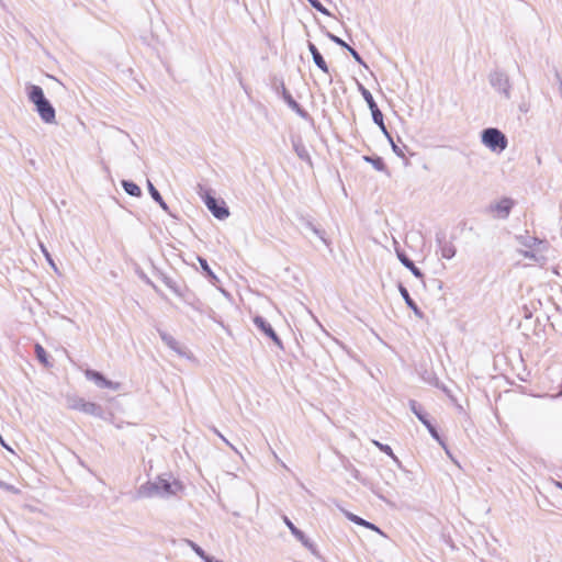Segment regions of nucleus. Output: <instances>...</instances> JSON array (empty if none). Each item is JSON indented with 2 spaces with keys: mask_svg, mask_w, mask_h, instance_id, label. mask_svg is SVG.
I'll return each instance as SVG.
<instances>
[{
  "mask_svg": "<svg viewBox=\"0 0 562 562\" xmlns=\"http://www.w3.org/2000/svg\"><path fill=\"white\" fill-rule=\"evenodd\" d=\"M183 490V484L179 480L170 481V476H158L155 481H148L142 484L137 490V496L140 498H150L154 496L170 497L177 495Z\"/></svg>",
  "mask_w": 562,
  "mask_h": 562,
  "instance_id": "1",
  "label": "nucleus"
},
{
  "mask_svg": "<svg viewBox=\"0 0 562 562\" xmlns=\"http://www.w3.org/2000/svg\"><path fill=\"white\" fill-rule=\"evenodd\" d=\"M25 92L29 101L34 105V111L45 124L56 123V110L53 103L45 97L41 86L26 83Z\"/></svg>",
  "mask_w": 562,
  "mask_h": 562,
  "instance_id": "2",
  "label": "nucleus"
},
{
  "mask_svg": "<svg viewBox=\"0 0 562 562\" xmlns=\"http://www.w3.org/2000/svg\"><path fill=\"white\" fill-rule=\"evenodd\" d=\"M196 193L215 218L223 221L229 216V207L226 202L222 198H216L211 188L199 183Z\"/></svg>",
  "mask_w": 562,
  "mask_h": 562,
  "instance_id": "3",
  "label": "nucleus"
},
{
  "mask_svg": "<svg viewBox=\"0 0 562 562\" xmlns=\"http://www.w3.org/2000/svg\"><path fill=\"white\" fill-rule=\"evenodd\" d=\"M481 142L491 151L501 154L508 145L506 135L496 127H486L481 132Z\"/></svg>",
  "mask_w": 562,
  "mask_h": 562,
  "instance_id": "4",
  "label": "nucleus"
},
{
  "mask_svg": "<svg viewBox=\"0 0 562 562\" xmlns=\"http://www.w3.org/2000/svg\"><path fill=\"white\" fill-rule=\"evenodd\" d=\"M273 89L279 94L285 104L294 111L303 120L312 121V116L310 113L292 97L290 91L286 89L284 81L280 80L279 82H273Z\"/></svg>",
  "mask_w": 562,
  "mask_h": 562,
  "instance_id": "5",
  "label": "nucleus"
},
{
  "mask_svg": "<svg viewBox=\"0 0 562 562\" xmlns=\"http://www.w3.org/2000/svg\"><path fill=\"white\" fill-rule=\"evenodd\" d=\"M67 404L69 408L82 412L90 416L102 418L104 415V409L100 404L86 401L79 396H69L67 398Z\"/></svg>",
  "mask_w": 562,
  "mask_h": 562,
  "instance_id": "6",
  "label": "nucleus"
},
{
  "mask_svg": "<svg viewBox=\"0 0 562 562\" xmlns=\"http://www.w3.org/2000/svg\"><path fill=\"white\" fill-rule=\"evenodd\" d=\"M490 85L506 99L510 98V82L506 72L502 70H494L488 75Z\"/></svg>",
  "mask_w": 562,
  "mask_h": 562,
  "instance_id": "7",
  "label": "nucleus"
},
{
  "mask_svg": "<svg viewBox=\"0 0 562 562\" xmlns=\"http://www.w3.org/2000/svg\"><path fill=\"white\" fill-rule=\"evenodd\" d=\"M254 325L260 330L265 336L270 338L273 344L281 350L284 349L283 342L279 335L276 333L272 325L261 315H256L252 318Z\"/></svg>",
  "mask_w": 562,
  "mask_h": 562,
  "instance_id": "8",
  "label": "nucleus"
},
{
  "mask_svg": "<svg viewBox=\"0 0 562 562\" xmlns=\"http://www.w3.org/2000/svg\"><path fill=\"white\" fill-rule=\"evenodd\" d=\"M408 406H409L412 413L417 417V419L427 428L429 435L432 438H437L438 429H437L436 425L432 424V422L429 418L428 413L424 411L422 405L418 404L415 400H409Z\"/></svg>",
  "mask_w": 562,
  "mask_h": 562,
  "instance_id": "9",
  "label": "nucleus"
},
{
  "mask_svg": "<svg viewBox=\"0 0 562 562\" xmlns=\"http://www.w3.org/2000/svg\"><path fill=\"white\" fill-rule=\"evenodd\" d=\"M342 467L346 471L350 472L351 476L360 482L363 486L368 487L373 494H375L379 498L384 499V497L379 493L375 484L368 477L363 476L360 471L345 457L341 460Z\"/></svg>",
  "mask_w": 562,
  "mask_h": 562,
  "instance_id": "10",
  "label": "nucleus"
},
{
  "mask_svg": "<svg viewBox=\"0 0 562 562\" xmlns=\"http://www.w3.org/2000/svg\"><path fill=\"white\" fill-rule=\"evenodd\" d=\"M85 376L100 389L117 391L121 387V383L109 380L102 372L93 369H87Z\"/></svg>",
  "mask_w": 562,
  "mask_h": 562,
  "instance_id": "11",
  "label": "nucleus"
},
{
  "mask_svg": "<svg viewBox=\"0 0 562 562\" xmlns=\"http://www.w3.org/2000/svg\"><path fill=\"white\" fill-rule=\"evenodd\" d=\"M358 90L361 93L363 100L366 101L372 116V121L374 124H380L384 121V115L382 111L379 109L375 100L373 99L372 93L361 83H358Z\"/></svg>",
  "mask_w": 562,
  "mask_h": 562,
  "instance_id": "12",
  "label": "nucleus"
},
{
  "mask_svg": "<svg viewBox=\"0 0 562 562\" xmlns=\"http://www.w3.org/2000/svg\"><path fill=\"white\" fill-rule=\"evenodd\" d=\"M436 243L442 258L450 260L456 256L457 248L452 240H447L445 232L436 233Z\"/></svg>",
  "mask_w": 562,
  "mask_h": 562,
  "instance_id": "13",
  "label": "nucleus"
},
{
  "mask_svg": "<svg viewBox=\"0 0 562 562\" xmlns=\"http://www.w3.org/2000/svg\"><path fill=\"white\" fill-rule=\"evenodd\" d=\"M300 225L312 232L316 237H318L325 245H329V240L326 237V232L319 225H316L314 221L310 216L301 215L299 217Z\"/></svg>",
  "mask_w": 562,
  "mask_h": 562,
  "instance_id": "14",
  "label": "nucleus"
},
{
  "mask_svg": "<svg viewBox=\"0 0 562 562\" xmlns=\"http://www.w3.org/2000/svg\"><path fill=\"white\" fill-rule=\"evenodd\" d=\"M396 257L400 262L408 269L414 277L419 280H424V272L415 265V262L408 257V255L401 248H395Z\"/></svg>",
  "mask_w": 562,
  "mask_h": 562,
  "instance_id": "15",
  "label": "nucleus"
},
{
  "mask_svg": "<svg viewBox=\"0 0 562 562\" xmlns=\"http://www.w3.org/2000/svg\"><path fill=\"white\" fill-rule=\"evenodd\" d=\"M514 201L510 198H502L498 202L491 204L488 210L496 212L501 218H507L514 207Z\"/></svg>",
  "mask_w": 562,
  "mask_h": 562,
  "instance_id": "16",
  "label": "nucleus"
},
{
  "mask_svg": "<svg viewBox=\"0 0 562 562\" xmlns=\"http://www.w3.org/2000/svg\"><path fill=\"white\" fill-rule=\"evenodd\" d=\"M397 289H398V292H400L401 296L403 297L405 304L407 305V307L413 311L415 316L423 319L425 314L420 310V307L416 304V302L412 299L407 288L403 283L398 282Z\"/></svg>",
  "mask_w": 562,
  "mask_h": 562,
  "instance_id": "17",
  "label": "nucleus"
},
{
  "mask_svg": "<svg viewBox=\"0 0 562 562\" xmlns=\"http://www.w3.org/2000/svg\"><path fill=\"white\" fill-rule=\"evenodd\" d=\"M161 340L168 346L172 351L178 353L181 357L187 355V348L182 346L176 338H173L170 334L165 330L157 329Z\"/></svg>",
  "mask_w": 562,
  "mask_h": 562,
  "instance_id": "18",
  "label": "nucleus"
},
{
  "mask_svg": "<svg viewBox=\"0 0 562 562\" xmlns=\"http://www.w3.org/2000/svg\"><path fill=\"white\" fill-rule=\"evenodd\" d=\"M344 514H345V517L348 520L352 521L353 524H356L358 526H362L367 529L373 530V531L384 536L382 530L375 524L368 521V520L363 519L362 517H360L351 512H348V510H344Z\"/></svg>",
  "mask_w": 562,
  "mask_h": 562,
  "instance_id": "19",
  "label": "nucleus"
},
{
  "mask_svg": "<svg viewBox=\"0 0 562 562\" xmlns=\"http://www.w3.org/2000/svg\"><path fill=\"white\" fill-rule=\"evenodd\" d=\"M307 48L312 55V58H313V61L314 64L325 74H329V68H328V65L325 60V58L323 57V55L321 54V52L318 50V48L316 47V45L312 42H307Z\"/></svg>",
  "mask_w": 562,
  "mask_h": 562,
  "instance_id": "20",
  "label": "nucleus"
},
{
  "mask_svg": "<svg viewBox=\"0 0 562 562\" xmlns=\"http://www.w3.org/2000/svg\"><path fill=\"white\" fill-rule=\"evenodd\" d=\"M291 142H292L293 150L295 151L297 157L303 161L312 164V158H311L308 150L306 149L304 143L302 142L301 137H292Z\"/></svg>",
  "mask_w": 562,
  "mask_h": 562,
  "instance_id": "21",
  "label": "nucleus"
},
{
  "mask_svg": "<svg viewBox=\"0 0 562 562\" xmlns=\"http://www.w3.org/2000/svg\"><path fill=\"white\" fill-rule=\"evenodd\" d=\"M196 259H198V262L200 263L202 273L209 280V282L212 285L218 284L220 283V279L217 278V276L211 269L207 260L204 257H202V256H198Z\"/></svg>",
  "mask_w": 562,
  "mask_h": 562,
  "instance_id": "22",
  "label": "nucleus"
},
{
  "mask_svg": "<svg viewBox=\"0 0 562 562\" xmlns=\"http://www.w3.org/2000/svg\"><path fill=\"white\" fill-rule=\"evenodd\" d=\"M363 160L368 164H371L372 167L376 170V171H381V172H384L386 173L387 176H390V171H389V168L383 159V157L381 156H378V155H371V156H363Z\"/></svg>",
  "mask_w": 562,
  "mask_h": 562,
  "instance_id": "23",
  "label": "nucleus"
},
{
  "mask_svg": "<svg viewBox=\"0 0 562 562\" xmlns=\"http://www.w3.org/2000/svg\"><path fill=\"white\" fill-rule=\"evenodd\" d=\"M147 188L148 192L151 196V199L158 203V205L168 214H170V209L168 204L165 202L164 198L161 196L160 192L157 190V188L148 180L147 181Z\"/></svg>",
  "mask_w": 562,
  "mask_h": 562,
  "instance_id": "24",
  "label": "nucleus"
},
{
  "mask_svg": "<svg viewBox=\"0 0 562 562\" xmlns=\"http://www.w3.org/2000/svg\"><path fill=\"white\" fill-rule=\"evenodd\" d=\"M515 239L524 247L528 249H533L537 245L541 244L542 240L539 237L531 236L526 232L522 235H516Z\"/></svg>",
  "mask_w": 562,
  "mask_h": 562,
  "instance_id": "25",
  "label": "nucleus"
},
{
  "mask_svg": "<svg viewBox=\"0 0 562 562\" xmlns=\"http://www.w3.org/2000/svg\"><path fill=\"white\" fill-rule=\"evenodd\" d=\"M177 296H179L184 303L192 306L193 308H198L196 303H199V300L187 285H183L180 289V294H177Z\"/></svg>",
  "mask_w": 562,
  "mask_h": 562,
  "instance_id": "26",
  "label": "nucleus"
},
{
  "mask_svg": "<svg viewBox=\"0 0 562 562\" xmlns=\"http://www.w3.org/2000/svg\"><path fill=\"white\" fill-rule=\"evenodd\" d=\"M121 184L126 194L134 196V198L142 196V194H143L142 189L134 181L124 179L121 181Z\"/></svg>",
  "mask_w": 562,
  "mask_h": 562,
  "instance_id": "27",
  "label": "nucleus"
},
{
  "mask_svg": "<svg viewBox=\"0 0 562 562\" xmlns=\"http://www.w3.org/2000/svg\"><path fill=\"white\" fill-rule=\"evenodd\" d=\"M282 520L283 522L285 524V526L289 528L290 532L292 533V536L300 542H302L307 536L301 530L299 529L293 522L292 520L286 516V515H283L282 516Z\"/></svg>",
  "mask_w": 562,
  "mask_h": 562,
  "instance_id": "28",
  "label": "nucleus"
},
{
  "mask_svg": "<svg viewBox=\"0 0 562 562\" xmlns=\"http://www.w3.org/2000/svg\"><path fill=\"white\" fill-rule=\"evenodd\" d=\"M34 352L40 363H42L45 367H52V363L49 362V356L45 348L40 342H36L34 345Z\"/></svg>",
  "mask_w": 562,
  "mask_h": 562,
  "instance_id": "29",
  "label": "nucleus"
},
{
  "mask_svg": "<svg viewBox=\"0 0 562 562\" xmlns=\"http://www.w3.org/2000/svg\"><path fill=\"white\" fill-rule=\"evenodd\" d=\"M135 273L143 282L151 286L157 294H159L161 297L164 296V293L160 291V289L148 278V276L143 271V269L137 263L135 265Z\"/></svg>",
  "mask_w": 562,
  "mask_h": 562,
  "instance_id": "30",
  "label": "nucleus"
},
{
  "mask_svg": "<svg viewBox=\"0 0 562 562\" xmlns=\"http://www.w3.org/2000/svg\"><path fill=\"white\" fill-rule=\"evenodd\" d=\"M161 281L177 295L180 294V289L182 288L173 279L161 271H157Z\"/></svg>",
  "mask_w": 562,
  "mask_h": 562,
  "instance_id": "31",
  "label": "nucleus"
},
{
  "mask_svg": "<svg viewBox=\"0 0 562 562\" xmlns=\"http://www.w3.org/2000/svg\"><path fill=\"white\" fill-rule=\"evenodd\" d=\"M372 443L383 453H385L386 456H389L394 462H396L398 465L401 464L398 458L394 454L393 452V449L386 445V443H382L378 440H372Z\"/></svg>",
  "mask_w": 562,
  "mask_h": 562,
  "instance_id": "32",
  "label": "nucleus"
},
{
  "mask_svg": "<svg viewBox=\"0 0 562 562\" xmlns=\"http://www.w3.org/2000/svg\"><path fill=\"white\" fill-rule=\"evenodd\" d=\"M324 34L326 35L327 38H329L333 43L340 46L341 48H344L346 50H348V48H351V46L348 43H346L342 38L335 35L334 33H331L327 30H324Z\"/></svg>",
  "mask_w": 562,
  "mask_h": 562,
  "instance_id": "33",
  "label": "nucleus"
},
{
  "mask_svg": "<svg viewBox=\"0 0 562 562\" xmlns=\"http://www.w3.org/2000/svg\"><path fill=\"white\" fill-rule=\"evenodd\" d=\"M301 544L306 548L314 557L316 558H321V554H319V551L316 547V544L308 538L306 537L302 542Z\"/></svg>",
  "mask_w": 562,
  "mask_h": 562,
  "instance_id": "34",
  "label": "nucleus"
},
{
  "mask_svg": "<svg viewBox=\"0 0 562 562\" xmlns=\"http://www.w3.org/2000/svg\"><path fill=\"white\" fill-rule=\"evenodd\" d=\"M312 8H314L319 13L331 16L333 14L323 5L319 0H306Z\"/></svg>",
  "mask_w": 562,
  "mask_h": 562,
  "instance_id": "35",
  "label": "nucleus"
},
{
  "mask_svg": "<svg viewBox=\"0 0 562 562\" xmlns=\"http://www.w3.org/2000/svg\"><path fill=\"white\" fill-rule=\"evenodd\" d=\"M389 144L391 145V148H392L393 153L397 157H400V158H404L405 157L404 149H407L406 145H403L402 147L398 146V144L394 142V138L392 140H390Z\"/></svg>",
  "mask_w": 562,
  "mask_h": 562,
  "instance_id": "36",
  "label": "nucleus"
},
{
  "mask_svg": "<svg viewBox=\"0 0 562 562\" xmlns=\"http://www.w3.org/2000/svg\"><path fill=\"white\" fill-rule=\"evenodd\" d=\"M40 247H41V250L47 261V263L55 270L57 271V266L50 255V252L48 251V249L45 247V245L43 243L40 244Z\"/></svg>",
  "mask_w": 562,
  "mask_h": 562,
  "instance_id": "37",
  "label": "nucleus"
},
{
  "mask_svg": "<svg viewBox=\"0 0 562 562\" xmlns=\"http://www.w3.org/2000/svg\"><path fill=\"white\" fill-rule=\"evenodd\" d=\"M349 54L352 56L355 61L359 64L360 66L368 68L367 63L363 60V58L360 56V54L353 48H348Z\"/></svg>",
  "mask_w": 562,
  "mask_h": 562,
  "instance_id": "38",
  "label": "nucleus"
},
{
  "mask_svg": "<svg viewBox=\"0 0 562 562\" xmlns=\"http://www.w3.org/2000/svg\"><path fill=\"white\" fill-rule=\"evenodd\" d=\"M187 542L190 546V548L194 551V553L196 555H199L203 560V557L206 555V552L199 544H196L194 541L187 540Z\"/></svg>",
  "mask_w": 562,
  "mask_h": 562,
  "instance_id": "39",
  "label": "nucleus"
},
{
  "mask_svg": "<svg viewBox=\"0 0 562 562\" xmlns=\"http://www.w3.org/2000/svg\"><path fill=\"white\" fill-rule=\"evenodd\" d=\"M0 488L4 490V491H8V492H11L13 494H18L20 491L13 486L12 484H9V483H5L3 481L0 480Z\"/></svg>",
  "mask_w": 562,
  "mask_h": 562,
  "instance_id": "40",
  "label": "nucleus"
},
{
  "mask_svg": "<svg viewBox=\"0 0 562 562\" xmlns=\"http://www.w3.org/2000/svg\"><path fill=\"white\" fill-rule=\"evenodd\" d=\"M380 131L382 132V134L385 136V138L387 139V142L392 140L393 139V136L392 134L389 132L384 121L380 124H378Z\"/></svg>",
  "mask_w": 562,
  "mask_h": 562,
  "instance_id": "41",
  "label": "nucleus"
},
{
  "mask_svg": "<svg viewBox=\"0 0 562 562\" xmlns=\"http://www.w3.org/2000/svg\"><path fill=\"white\" fill-rule=\"evenodd\" d=\"M520 254L527 258V259H531V260H536L537 259V256L536 254L532 251V249H528L527 250H520Z\"/></svg>",
  "mask_w": 562,
  "mask_h": 562,
  "instance_id": "42",
  "label": "nucleus"
},
{
  "mask_svg": "<svg viewBox=\"0 0 562 562\" xmlns=\"http://www.w3.org/2000/svg\"><path fill=\"white\" fill-rule=\"evenodd\" d=\"M434 439L442 447L443 450H447L448 446L439 432H438L437 438H434Z\"/></svg>",
  "mask_w": 562,
  "mask_h": 562,
  "instance_id": "43",
  "label": "nucleus"
},
{
  "mask_svg": "<svg viewBox=\"0 0 562 562\" xmlns=\"http://www.w3.org/2000/svg\"><path fill=\"white\" fill-rule=\"evenodd\" d=\"M203 561H204V562H221V560H220V559H217V558H215V557H213V555H210V554H207V553H206V555H205V557H203Z\"/></svg>",
  "mask_w": 562,
  "mask_h": 562,
  "instance_id": "44",
  "label": "nucleus"
},
{
  "mask_svg": "<svg viewBox=\"0 0 562 562\" xmlns=\"http://www.w3.org/2000/svg\"><path fill=\"white\" fill-rule=\"evenodd\" d=\"M0 445L7 449L8 451H13L12 448L5 442V440L3 439V437L0 435Z\"/></svg>",
  "mask_w": 562,
  "mask_h": 562,
  "instance_id": "45",
  "label": "nucleus"
},
{
  "mask_svg": "<svg viewBox=\"0 0 562 562\" xmlns=\"http://www.w3.org/2000/svg\"><path fill=\"white\" fill-rule=\"evenodd\" d=\"M445 451H446L447 456H449L450 458H452L451 452H450V450H449V448H448V447H447V450H445Z\"/></svg>",
  "mask_w": 562,
  "mask_h": 562,
  "instance_id": "46",
  "label": "nucleus"
},
{
  "mask_svg": "<svg viewBox=\"0 0 562 562\" xmlns=\"http://www.w3.org/2000/svg\"><path fill=\"white\" fill-rule=\"evenodd\" d=\"M555 485H557L560 490H562V482H557V483H555Z\"/></svg>",
  "mask_w": 562,
  "mask_h": 562,
  "instance_id": "47",
  "label": "nucleus"
},
{
  "mask_svg": "<svg viewBox=\"0 0 562 562\" xmlns=\"http://www.w3.org/2000/svg\"><path fill=\"white\" fill-rule=\"evenodd\" d=\"M218 436L223 439V441H225L227 445H229V442L226 440V438H224L221 434H218Z\"/></svg>",
  "mask_w": 562,
  "mask_h": 562,
  "instance_id": "48",
  "label": "nucleus"
},
{
  "mask_svg": "<svg viewBox=\"0 0 562 562\" xmlns=\"http://www.w3.org/2000/svg\"><path fill=\"white\" fill-rule=\"evenodd\" d=\"M441 389H442L443 392H446V393L448 392L446 386H442Z\"/></svg>",
  "mask_w": 562,
  "mask_h": 562,
  "instance_id": "49",
  "label": "nucleus"
}]
</instances>
